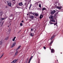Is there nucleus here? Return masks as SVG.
<instances>
[{
  "label": "nucleus",
  "instance_id": "f257e3e1",
  "mask_svg": "<svg viewBox=\"0 0 63 63\" xmlns=\"http://www.w3.org/2000/svg\"><path fill=\"white\" fill-rule=\"evenodd\" d=\"M6 18H7L6 17L4 18H0V26H1V27H2V26H3V24L4 22H2V21L3 20H4V19H6Z\"/></svg>",
  "mask_w": 63,
  "mask_h": 63
},
{
  "label": "nucleus",
  "instance_id": "f03ea898",
  "mask_svg": "<svg viewBox=\"0 0 63 63\" xmlns=\"http://www.w3.org/2000/svg\"><path fill=\"white\" fill-rule=\"evenodd\" d=\"M13 17H14V15H10L9 17L10 19H12L13 18Z\"/></svg>",
  "mask_w": 63,
  "mask_h": 63
},
{
  "label": "nucleus",
  "instance_id": "7ed1b4c3",
  "mask_svg": "<svg viewBox=\"0 0 63 63\" xmlns=\"http://www.w3.org/2000/svg\"><path fill=\"white\" fill-rule=\"evenodd\" d=\"M6 2L8 4L9 6H11V3L9 2V1H7Z\"/></svg>",
  "mask_w": 63,
  "mask_h": 63
},
{
  "label": "nucleus",
  "instance_id": "20e7f679",
  "mask_svg": "<svg viewBox=\"0 0 63 63\" xmlns=\"http://www.w3.org/2000/svg\"><path fill=\"white\" fill-rule=\"evenodd\" d=\"M18 49H17L16 50V51L15 54V55H17L18 54Z\"/></svg>",
  "mask_w": 63,
  "mask_h": 63
},
{
  "label": "nucleus",
  "instance_id": "39448f33",
  "mask_svg": "<svg viewBox=\"0 0 63 63\" xmlns=\"http://www.w3.org/2000/svg\"><path fill=\"white\" fill-rule=\"evenodd\" d=\"M56 12V11H55V10H53V11L51 12V15H53V14H54V13H55Z\"/></svg>",
  "mask_w": 63,
  "mask_h": 63
},
{
  "label": "nucleus",
  "instance_id": "423d86ee",
  "mask_svg": "<svg viewBox=\"0 0 63 63\" xmlns=\"http://www.w3.org/2000/svg\"><path fill=\"white\" fill-rule=\"evenodd\" d=\"M33 58V56H32L30 58V59H29L28 63H30V61H31V59L32 58Z\"/></svg>",
  "mask_w": 63,
  "mask_h": 63
},
{
  "label": "nucleus",
  "instance_id": "0eeeda50",
  "mask_svg": "<svg viewBox=\"0 0 63 63\" xmlns=\"http://www.w3.org/2000/svg\"><path fill=\"white\" fill-rule=\"evenodd\" d=\"M18 5L19 6H22V5H23V4L22 3V2H19L18 3Z\"/></svg>",
  "mask_w": 63,
  "mask_h": 63
},
{
  "label": "nucleus",
  "instance_id": "6e6552de",
  "mask_svg": "<svg viewBox=\"0 0 63 63\" xmlns=\"http://www.w3.org/2000/svg\"><path fill=\"white\" fill-rule=\"evenodd\" d=\"M34 17L33 16H30V18H31V19H34Z\"/></svg>",
  "mask_w": 63,
  "mask_h": 63
},
{
  "label": "nucleus",
  "instance_id": "1a4fd4ad",
  "mask_svg": "<svg viewBox=\"0 0 63 63\" xmlns=\"http://www.w3.org/2000/svg\"><path fill=\"white\" fill-rule=\"evenodd\" d=\"M16 45V43H13V45H12V47H13L14 46Z\"/></svg>",
  "mask_w": 63,
  "mask_h": 63
},
{
  "label": "nucleus",
  "instance_id": "9d476101",
  "mask_svg": "<svg viewBox=\"0 0 63 63\" xmlns=\"http://www.w3.org/2000/svg\"><path fill=\"white\" fill-rule=\"evenodd\" d=\"M54 52V50L53 49H51V53H53Z\"/></svg>",
  "mask_w": 63,
  "mask_h": 63
},
{
  "label": "nucleus",
  "instance_id": "9b49d317",
  "mask_svg": "<svg viewBox=\"0 0 63 63\" xmlns=\"http://www.w3.org/2000/svg\"><path fill=\"white\" fill-rule=\"evenodd\" d=\"M49 18H51V19H53V16H51L49 17Z\"/></svg>",
  "mask_w": 63,
  "mask_h": 63
},
{
  "label": "nucleus",
  "instance_id": "f8f14e48",
  "mask_svg": "<svg viewBox=\"0 0 63 63\" xmlns=\"http://www.w3.org/2000/svg\"><path fill=\"white\" fill-rule=\"evenodd\" d=\"M46 10V8L44 7L42 9V11H44V10Z\"/></svg>",
  "mask_w": 63,
  "mask_h": 63
},
{
  "label": "nucleus",
  "instance_id": "ddd939ff",
  "mask_svg": "<svg viewBox=\"0 0 63 63\" xmlns=\"http://www.w3.org/2000/svg\"><path fill=\"white\" fill-rule=\"evenodd\" d=\"M43 17V15H41L40 17V19H41V18Z\"/></svg>",
  "mask_w": 63,
  "mask_h": 63
},
{
  "label": "nucleus",
  "instance_id": "4468645a",
  "mask_svg": "<svg viewBox=\"0 0 63 63\" xmlns=\"http://www.w3.org/2000/svg\"><path fill=\"white\" fill-rule=\"evenodd\" d=\"M3 12H0V16H2V15H3Z\"/></svg>",
  "mask_w": 63,
  "mask_h": 63
},
{
  "label": "nucleus",
  "instance_id": "2eb2a0df",
  "mask_svg": "<svg viewBox=\"0 0 63 63\" xmlns=\"http://www.w3.org/2000/svg\"><path fill=\"white\" fill-rule=\"evenodd\" d=\"M51 21L52 22H55V21L54 20V19L51 20Z\"/></svg>",
  "mask_w": 63,
  "mask_h": 63
},
{
  "label": "nucleus",
  "instance_id": "dca6fc26",
  "mask_svg": "<svg viewBox=\"0 0 63 63\" xmlns=\"http://www.w3.org/2000/svg\"><path fill=\"white\" fill-rule=\"evenodd\" d=\"M35 16H39V15L38 14H37V13H36L35 14Z\"/></svg>",
  "mask_w": 63,
  "mask_h": 63
},
{
  "label": "nucleus",
  "instance_id": "f3484780",
  "mask_svg": "<svg viewBox=\"0 0 63 63\" xmlns=\"http://www.w3.org/2000/svg\"><path fill=\"white\" fill-rule=\"evenodd\" d=\"M57 8L59 10H60L61 9V7H57Z\"/></svg>",
  "mask_w": 63,
  "mask_h": 63
},
{
  "label": "nucleus",
  "instance_id": "a211bd4d",
  "mask_svg": "<svg viewBox=\"0 0 63 63\" xmlns=\"http://www.w3.org/2000/svg\"><path fill=\"white\" fill-rule=\"evenodd\" d=\"M16 37H14V38L13 39V41H14L15 40V39H16Z\"/></svg>",
  "mask_w": 63,
  "mask_h": 63
},
{
  "label": "nucleus",
  "instance_id": "6ab92c4d",
  "mask_svg": "<svg viewBox=\"0 0 63 63\" xmlns=\"http://www.w3.org/2000/svg\"><path fill=\"white\" fill-rule=\"evenodd\" d=\"M51 20L49 22V24H53V23H52L51 22Z\"/></svg>",
  "mask_w": 63,
  "mask_h": 63
},
{
  "label": "nucleus",
  "instance_id": "aec40b11",
  "mask_svg": "<svg viewBox=\"0 0 63 63\" xmlns=\"http://www.w3.org/2000/svg\"><path fill=\"white\" fill-rule=\"evenodd\" d=\"M39 6L40 8H41V3H39Z\"/></svg>",
  "mask_w": 63,
  "mask_h": 63
},
{
  "label": "nucleus",
  "instance_id": "412c9836",
  "mask_svg": "<svg viewBox=\"0 0 63 63\" xmlns=\"http://www.w3.org/2000/svg\"><path fill=\"white\" fill-rule=\"evenodd\" d=\"M2 44H3V42H2V41H1L0 42V45H2Z\"/></svg>",
  "mask_w": 63,
  "mask_h": 63
},
{
  "label": "nucleus",
  "instance_id": "4be33fe9",
  "mask_svg": "<svg viewBox=\"0 0 63 63\" xmlns=\"http://www.w3.org/2000/svg\"><path fill=\"white\" fill-rule=\"evenodd\" d=\"M8 37H6L5 38L6 40H8Z\"/></svg>",
  "mask_w": 63,
  "mask_h": 63
},
{
  "label": "nucleus",
  "instance_id": "5701e85b",
  "mask_svg": "<svg viewBox=\"0 0 63 63\" xmlns=\"http://www.w3.org/2000/svg\"><path fill=\"white\" fill-rule=\"evenodd\" d=\"M34 35H32V33H31L30 34V36H31L32 37H33V36Z\"/></svg>",
  "mask_w": 63,
  "mask_h": 63
},
{
  "label": "nucleus",
  "instance_id": "b1692460",
  "mask_svg": "<svg viewBox=\"0 0 63 63\" xmlns=\"http://www.w3.org/2000/svg\"><path fill=\"white\" fill-rule=\"evenodd\" d=\"M20 47H21V46H19L17 48V49H19V48H20Z\"/></svg>",
  "mask_w": 63,
  "mask_h": 63
},
{
  "label": "nucleus",
  "instance_id": "393cba45",
  "mask_svg": "<svg viewBox=\"0 0 63 63\" xmlns=\"http://www.w3.org/2000/svg\"><path fill=\"white\" fill-rule=\"evenodd\" d=\"M20 26H22V23H21L20 24Z\"/></svg>",
  "mask_w": 63,
  "mask_h": 63
},
{
  "label": "nucleus",
  "instance_id": "a878e982",
  "mask_svg": "<svg viewBox=\"0 0 63 63\" xmlns=\"http://www.w3.org/2000/svg\"><path fill=\"white\" fill-rule=\"evenodd\" d=\"M7 33H8V34H9L10 33V31L8 32Z\"/></svg>",
  "mask_w": 63,
  "mask_h": 63
},
{
  "label": "nucleus",
  "instance_id": "bb28decb",
  "mask_svg": "<svg viewBox=\"0 0 63 63\" xmlns=\"http://www.w3.org/2000/svg\"><path fill=\"white\" fill-rule=\"evenodd\" d=\"M35 13H33V14H32V15H33V16H35Z\"/></svg>",
  "mask_w": 63,
  "mask_h": 63
},
{
  "label": "nucleus",
  "instance_id": "cd10ccee",
  "mask_svg": "<svg viewBox=\"0 0 63 63\" xmlns=\"http://www.w3.org/2000/svg\"><path fill=\"white\" fill-rule=\"evenodd\" d=\"M28 59H29V58H27V59L26 61H27H27H28Z\"/></svg>",
  "mask_w": 63,
  "mask_h": 63
},
{
  "label": "nucleus",
  "instance_id": "c85d7f7f",
  "mask_svg": "<svg viewBox=\"0 0 63 63\" xmlns=\"http://www.w3.org/2000/svg\"><path fill=\"white\" fill-rule=\"evenodd\" d=\"M20 8V7H16V8Z\"/></svg>",
  "mask_w": 63,
  "mask_h": 63
},
{
  "label": "nucleus",
  "instance_id": "c756f323",
  "mask_svg": "<svg viewBox=\"0 0 63 63\" xmlns=\"http://www.w3.org/2000/svg\"><path fill=\"white\" fill-rule=\"evenodd\" d=\"M52 43H53V41L51 42L50 43V45H51V44H52Z\"/></svg>",
  "mask_w": 63,
  "mask_h": 63
},
{
  "label": "nucleus",
  "instance_id": "7c9ffc66",
  "mask_svg": "<svg viewBox=\"0 0 63 63\" xmlns=\"http://www.w3.org/2000/svg\"><path fill=\"white\" fill-rule=\"evenodd\" d=\"M44 49H46V48L45 47H44Z\"/></svg>",
  "mask_w": 63,
  "mask_h": 63
},
{
  "label": "nucleus",
  "instance_id": "2f4dec72",
  "mask_svg": "<svg viewBox=\"0 0 63 63\" xmlns=\"http://www.w3.org/2000/svg\"><path fill=\"white\" fill-rule=\"evenodd\" d=\"M31 6H32V4H31L30 5V7H31Z\"/></svg>",
  "mask_w": 63,
  "mask_h": 63
},
{
  "label": "nucleus",
  "instance_id": "473e14b6",
  "mask_svg": "<svg viewBox=\"0 0 63 63\" xmlns=\"http://www.w3.org/2000/svg\"><path fill=\"white\" fill-rule=\"evenodd\" d=\"M31 6H30L29 7V10H30V8H31Z\"/></svg>",
  "mask_w": 63,
  "mask_h": 63
},
{
  "label": "nucleus",
  "instance_id": "72a5a7b5",
  "mask_svg": "<svg viewBox=\"0 0 63 63\" xmlns=\"http://www.w3.org/2000/svg\"><path fill=\"white\" fill-rule=\"evenodd\" d=\"M22 22L23 23V22H24V21H23L22 20Z\"/></svg>",
  "mask_w": 63,
  "mask_h": 63
},
{
  "label": "nucleus",
  "instance_id": "f704fd0d",
  "mask_svg": "<svg viewBox=\"0 0 63 63\" xmlns=\"http://www.w3.org/2000/svg\"><path fill=\"white\" fill-rule=\"evenodd\" d=\"M31 31H33V29H31Z\"/></svg>",
  "mask_w": 63,
  "mask_h": 63
},
{
  "label": "nucleus",
  "instance_id": "c9c22d12",
  "mask_svg": "<svg viewBox=\"0 0 63 63\" xmlns=\"http://www.w3.org/2000/svg\"><path fill=\"white\" fill-rule=\"evenodd\" d=\"M55 36H54V35L53 36V38H54V37Z\"/></svg>",
  "mask_w": 63,
  "mask_h": 63
},
{
  "label": "nucleus",
  "instance_id": "e433bc0d",
  "mask_svg": "<svg viewBox=\"0 0 63 63\" xmlns=\"http://www.w3.org/2000/svg\"><path fill=\"white\" fill-rule=\"evenodd\" d=\"M53 39V38L52 37V38H51V39H51V40H52Z\"/></svg>",
  "mask_w": 63,
  "mask_h": 63
},
{
  "label": "nucleus",
  "instance_id": "4c0bfd02",
  "mask_svg": "<svg viewBox=\"0 0 63 63\" xmlns=\"http://www.w3.org/2000/svg\"><path fill=\"white\" fill-rule=\"evenodd\" d=\"M3 55H4V54H2V56H3Z\"/></svg>",
  "mask_w": 63,
  "mask_h": 63
},
{
  "label": "nucleus",
  "instance_id": "58836bf2",
  "mask_svg": "<svg viewBox=\"0 0 63 63\" xmlns=\"http://www.w3.org/2000/svg\"><path fill=\"white\" fill-rule=\"evenodd\" d=\"M9 22H11V21L10 20H9Z\"/></svg>",
  "mask_w": 63,
  "mask_h": 63
},
{
  "label": "nucleus",
  "instance_id": "ea45409f",
  "mask_svg": "<svg viewBox=\"0 0 63 63\" xmlns=\"http://www.w3.org/2000/svg\"><path fill=\"white\" fill-rule=\"evenodd\" d=\"M13 1H15V0H12Z\"/></svg>",
  "mask_w": 63,
  "mask_h": 63
},
{
  "label": "nucleus",
  "instance_id": "a19ab883",
  "mask_svg": "<svg viewBox=\"0 0 63 63\" xmlns=\"http://www.w3.org/2000/svg\"><path fill=\"white\" fill-rule=\"evenodd\" d=\"M2 58V57L1 56V57H0V58Z\"/></svg>",
  "mask_w": 63,
  "mask_h": 63
},
{
  "label": "nucleus",
  "instance_id": "79ce46f5",
  "mask_svg": "<svg viewBox=\"0 0 63 63\" xmlns=\"http://www.w3.org/2000/svg\"><path fill=\"white\" fill-rule=\"evenodd\" d=\"M2 58V57L1 56V57H0V58Z\"/></svg>",
  "mask_w": 63,
  "mask_h": 63
},
{
  "label": "nucleus",
  "instance_id": "37998d69",
  "mask_svg": "<svg viewBox=\"0 0 63 63\" xmlns=\"http://www.w3.org/2000/svg\"><path fill=\"white\" fill-rule=\"evenodd\" d=\"M2 58V57L1 56V57H0V58Z\"/></svg>",
  "mask_w": 63,
  "mask_h": 63
},
{
  "label": "nucleus",
  "instance_id": "c03bdc74",
  "mask_svg": "<svg viewBox=\"0 0 63 63\" xmlns=\"http://www.w3.org/2000/svg\"><path fill=\"white\" fill-rule=\"evenodd\" d=\"M52 38H53H53L54 37H53V36L52 37Z\"/></svg>",
  "mask_w": 63,
  "mask_h": 63
},
{
  "label": "nucleus",
  "instance_id": "a18cd8bd",
  "mask_svg": "<svg viewBox=\"0 0 63 63\" xmlns=\"http://www.w3.org/2000/svg\"><path fill=\"white\" fill-rule=\"evenodd\" d=\"M32 14H33V13H32Z\"/></svg>",
  "mask_w": 63,
  "mask_h": 63
},
{
  "label": "nucleus",
  "instance_id": "49530a36",
  "mask_svg": "<svg viewBox=\"0 0 63 63\" xmlns=\"http://www.w3.org/2000/svg\"><path fill=\"white\" fill-rule=\"evenodd\" d=\"M2 56H3L2 55H1V57H2Z\"/></svg>",
  "mask_w": 63,
  "mask_h": 63
},
{
  "label": "nucleus",
  "instance_id": "de8ad7c7",
  "mask_svg": "<svg viewBox=\"0 0 63 63\" xmlns=\"http://www.w3.org/2000/svg\"><path fill=\"white\" fill-rule=\"evenodd\" d=\"M62 52H61V54H62Z\"/></svg>",
  "mask_w": 63,
  "mask_h": 63
},
{
  "label": "nucleus",
  "instance_id": "09e8293b",
  "mask_svg": "<svg viewBox=\"0 0 63 63\" xmlns=\"http://www.w3.org/2000/svg\"><path fill=\"white\" fill-rule=\"evenodd\" d=\"M27 15H28V14H27Z\"/></svg>",
  "mask_w": 63,
  "mask_h": 63
},
{
  "label": "nucleus",
  "instance_id": "8fccbe9b",
  "mask_svg": "<svg viewBox=\"0 0 63 63\" xmlns=\"http://www.w3.org/2000/svg\"><path fill=\"white\" fill-rule=\"evenodd\" d=\"M9 27V26H8V27Z\"/></svg>",
  "mask_w": 63,
  "mask_h": 63
},
{
  "label": "nucleus",
  "instance_id": "3c124183",
  "mask_svg": "<svg viewBox=\"0 0 63 63\" xmlns=\"http://www.w3.org/2000/svg\"><path fill=\"white\" fill-rule=\"evenodd\" d=\"M11 25V24H10V25Z\"/></svg>",
  "mask_w": 63,
  "mask_h": 63
},
{
  "label": "nucleus",
  "instance_id": "603ef678",
  "mask_svg": "<svg viewBox=\"0 0 63 63\" xmlns=\"http://www.w3.org/2000/svg\"><path fill=\"white\" fill-rule=\"evenodd\" d=\"M57 61H58V60H57Z\"/></svg>",
  "mask_w": 63,
  "mask_h": 63
},
{
  "label": "nucleus",
  "instance_id": "864d4df0",
  "mask_svg": "<svg viewBox=\"0 0 63 63\" xmlns=\"http://www.w3.org/2000/svg\"><path fill=\"white\" fill-rule=\"evenodd\" d=\"M30 1H31V0H30Z\"/></svg>",
  "mask_w": 63,
  "mask_h": 63
}]
</instances>
